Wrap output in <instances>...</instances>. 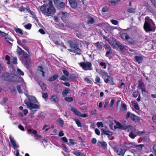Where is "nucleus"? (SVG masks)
Segmentation results:
<instances>
[{
  "mask_svg": "<svg viewBox=\"0 0 156 156\" xmlns=\"http://www.w3.org/2000/svg\"><path fill=\"white\" fill-rule=\"evenodd\" d=\"M125 86V84L123 83H121L120 85H118V87L120 89H122L123 87H124Z\"/></svg>",
  "mask_w": 156,
  "mask_h": 156,
  "instance_id": "58",
  "label": "nucleus"
},
{
  "mask_svg": "<svg viewBox=\"0 0 156 156\" xmlns=\"http://www.w3.org/2000/svg\"><path fill=\"white\" fill-rule=\"evenodd\" d=\"M54 2L56 6L59 9L63 8L65 6L64 3L61 2L58 0H54Z\"/></svg>",
  "mask_w": 156,
  "mask_h": 156,
  "instance_id": "9",
  "label": "nucleus"
},
{
  "mask_svg": "<svg viewBox=\"0 0 156 156\" xmlns=\"http://www.w3.org/2000/svg\"><path fill=\"white\" fill-rule=\"evenodd\" d=\"M15 30L16 33L19 34L21 35L23 34L22 30L20 29L19 28H15Z\"/></svg>",
  "mask_w": 156,
  "mask_h": 156,
  "instance_id": "35",
  "label": "nucleus"
},
{
  "mask_svg": "<svg viewBox=\"0 0 156 156\" xmlns=\"http://www.w3.org/2000/svg\"><path fill=\"white\" fill-rule=\"evenodd\" d=\"M46 115V113L40 112H39L38 116L39 118H41L44 117Z\"/></svg>",
  "mask_w": 156,
  "mask_h": 156,
  "instance_id": "32",
  "label": "nucleus"
},
{
  "mask_svg": "<svg viewBox=\"0 0 156 156\" xmlns=\"http://www.w3.org/2000/svg\"><path fill=\"white\" fill-rule=\"evenodd\" d=\"M115 151L118 154L122 156L124 155L125 151H124L121 148L116 147L114 148Z\"/></svg>",
  "mask_w": 156,
  "mask_h": 156,
  "instance_id": "13",
  "label": "nucleus"
},
{
  "mask_svg": "<svg viewBox=\"0 0 156 156\" xmlns=\"http://www.w3.org/2000/svg\"><path fill=\"white\" fill-rule=\"evenodd\" d=\"M9 138L10 140V141L12 144V147L14 149H15L16 148L19 147L18 144H16V141L13 138L12 135H9Z\"/></svg>",
  "mask_w": 156,
  "mask_h": 156,
  "instance_id": "11",
  "label": "nucleus"
},
{
  "mask_svg": "<svg viewBox=\"0 0 156 156\" xmlns=\"http://www.w3.org/2000/svg\"><path fill=\"white\" fill-rule=\"evenodd\" d=\"M17 52L18 55H21L22 53H24V51H22L21 49L19 46H17Z\"/></svg>",
  "mask_w": 156,
  "mask_h": 156,
  "instance_id": "33",
  "label": "nucleus"
},
{
  "mask_svg": "<svg viewBox=\"0 0 156 156\" xmlns=\"http://www.w3.org/2000/svg\"><path fill=\"white\" fill-rule=\"evenodd\" d=\"M79 116H80L83 118H86L88 116V114H81L80 113V115H79Z\"/></svg>",
  "mask_w": 156,
  "mask_h": 156,
  "instance_id": "63",
  "label": "nucleus"
},
{
  "mask_svg": "<svg viewBox=\"0 0 156 156\" xmlns=\"http://www.w3.org/2000/svg\"><path fill=\"white\" fill-rule=\"evenodd\" d=\"M126 129H126V131L130 132L129 134V137L132 139H134L137 135V132L135 128L133 126H129Z\"/></svg>",
  "mask_w": 156,
  "mask_h": 156,
  "instance_id": "4",
  "label": "nucleus"
},
{
  "mask_svg": "<svg viewBox=\"0 0 156 156\" xmlns=\"http://www.w3.org/2000/svg\"><path fill=\"white\" fill-rule=\"evenodd\" d=\"M68 14L65 12H62L61 13V17L62 20H64L68 16Z\"/></svg>",
  "mask_w": 156,
  "mask_h": 156,
  "instance_id": "26",
  "label": "nucleus"
},
{
  "mask_svg": "<svg viewBox=\"0 0 156 156\" xmlns=\"http://www.w3.org/2000/svg\"><path fill=\"white\" fill-rule=\"evenodd\" d=\"M42 97L44 98H48V95L47 93H42Z\"/></svg>",
  "mask_w": 156,
  "mask_h": 156,
  "instance_id": "57",
  "label": "nucleus"
},
{
  "mask_svg": "<svg viewBox=\"0 0 156 156\" xmlns=\"http://www.w3.org/2000/svg\"><path fill=\"white\" fill-rule=\"evenodd\" d=\"M96 71L102 77V78L104 79L105 82L106 83H107L108 82V76L107 73L105 72V71L101 69H97Z\"/></svg>",
  "mask_w": 156,
  "mask_h": 156,
  "instance_id": "7",
  "label": "nucleus"
},
{
  "mask_svg": "<svg viewBox=\"0 0 156 156\" xmlns=\"http://www.w3.org/2000/svg\"><path fill=\"white\" fill-rule=\"evenodd\" d=\"M50 100L52 102L56 103L58 101V98L56 95H54L51 96Z\"/></svg>",
  "mask_w": 156,
  "mask_h": 156,
  "instance_id": "16",
  "label": "nucleus"
},
{
  "mask_svg": "<svg viewBox=\"0 0 156 156\" xmlns=\"http://www.w3.org/2000/svg\"><path fill=\"white\" fill-rule=\"evenodd\" d=\"M57 121L59 125H61V126H62L64 122L63 120H62L61 119H58Z\"/></svg>",
  "mask_w": 156,
  "mask_h": 156,
  "instance_id": "50",
  "label": "nucleus"
},
{
  "mask_svg": "<svg viewBox=\"0 0 156 156\" xmlns=\"http://www.w3.org/2000/svg\"><path fill=\"white\" fill-rule=\"evenodd\" d=\"M126 41L132 44H133L135 43L134 41L133 40L132 38L130 37L129 36Z\"/></svg>",
  "mask_w": 156,
  "mask_h": 156,
  "instance_id": "27",
  "label": "nucleus"
},
{
  "mask_svg": "<svg viewBox=\"0 0 156 156\" xmlns=\"http://www.w3.org/2000/svg\"><path fill=\"white\" fill-rule=\"evenodd\" d=\"M108 8L107 6H105L102 9V12H106L108 10Z\"/></svg>",
  "mask_w": 156,
  "mask_h": 156,
  "instance_id": "49",
  "label": "nucleus"
},
{
  "mask_svg": "<svg viewBox=\"0 0 156 156\" xmlns=\"http://www.w3.org/2000/svg\"><path fill=\"white\" fill-rule=\"evenodd\" d=\"M25 95L28 97L29 102H30L32 103H38V101L36 98L34 96H30L28 95L26 93V91L24 93Z\"/></svg>",
  "mask_w": 156,
  "mask_h": 156,
  "instance_id": "12",
  "label": "nucleus"
},
{
  "mask_svg": "<svg viewBox=\"0 0 156 156\" xmlns=\"http://www.w3.org/2000/svg\"><path fill=\"white\" fill-rule=\"evenodd\" d=\"M71 6L73 8H75L77 6V2L75 0H69Z\"/></svg>",
  "mask_w": 156,
  "mask_h": 156,
  "instance_id": "17",
  "label": "nucleus"
},
{
  "mask_svg": "<svg viewBox=\"0 0 156 156\" xmlns=\"http://www.w3.org/2000/svg\"><path fill=\"white\" fill-rule=\"evenodd\" d=\"M124 147L128 148L134 147L136 146V144L132 143H125L124 145Z\"/></svg>",
  "mask_w": 156,
  "mask_h": 156,
  "instance_id": "14",
  "label": "nucleus"
},
{
  "mask_svg": "<svg viewBox=\"0 0 156 156\" xmlns=\"http://www.w3.org/2000/svg\"><path fill=\"white\" fill-rule=\"evenodd\" d=\"M97 125L98 127H99L100 126H101L102 127H105V128H106V126H104L102 123L101 122H98L97 123Z\"/></svg>",
  "mask_w": 156,
  "mask_h": 156,
  "instance_id": "44",
  "label": "nucleus"
},
{
  "mask_svg": "<svg viewBox=\"0 0 156 156\" xmlns=\"http://www.w3.org/2000/svg\"><path fill=\"white\" fill-rule=\"evenodd\" d=\"M108 78V82L111 84H113L114 83L113 81V78L109 76Z\"/></svg>",
  "mask_w": 156,
  "mask_h": 156,
  "instance_id": "41",
  "label": "nucleus"
},
{
  "mask_svg": "<svg viewBox=\"0 0 156 156\" xmlns=\"http://www.w3.org/2000/svg\"><path fill=\"white\" fill-rule=\"evenodd\" d=\"M73 51L74 53L78 55H80L82 52L81 50L78 48L77 46L73 49Z\"/></svg>",
  "mask_w": 156,
  "mask_h": 156,
  "instance_id": "22",
  "label": "nucleus"
},
{
  "mask_svg": "<svg viewBox=\"0 0 156 156\" xmlns=\"http://www.w3.org/2000/svg\"><path fill=\"white\" fill-rule=\"evenodd\" d=\"M80 66L84 70H91V64L89 62H82L79 63Z\"/></svg>",
  "mask_w": 156,
  "mask_h": 156,
  "instance_id": "8",
  "label": "nucleus"
},
{
  "mask_svg": "<svg viewBox=\"0 0 156 156\" xmlns=\"http://www.w3.org/2000/svg\"><path fill=\"white\" fill-rule=\"evenodd\" d=\"M62 72L66 76H68L69 75V73L67 70L65 69H63L62 70Z\"/></svg>",
  "mask_w": 156,
  "mask_h": 156,
  "instance_id": "54",
  "label": "nucleus"
},
{
  "mask_svg": "<svg viewBox=\"0 0 156 156\" xmlns=\"http://www.w3.org/2000/svg\"><path fill=\"white\" fill-rule=\"evenodd\" d=\"M60 79L61 80L66 81L67 80V78L65 76H62L60 77Z\"/></svg>",
  "mask_w": 156,
  "mask_h": 156,
  "instance_id": "64",
  "label": "nucleus"
},
{
  "mask_svg": "<svg viewBox=\"0 0 156 156\" xmlns=\"http://www.w3.org/2000/svg\"><path fill=\"white\" fill-rule=\"evenodd\" d=\"M100 78L98 76H97L96 77V79H95V83H97L98 85H99V84H100Z\"/></svg>",
  "mask_w": 156,
  "mask_h": 156,
  "instance_id": "46",
  "label": "nucleus"
},
{
  "mask_svg": "<svg viewBox=\"0 0 156 156\" xmlns=\"http://www.w3.org/2000/svg\"><path fill=\"white\" fill-rule=\"evenodd\" d=\"M107 127L105 128V127H102L101 129V131H103V133L106 135H111V132L108 131L107 129Z\"/></svg>",
  "mask_w": 156,
  "mask_h": 156,
  "instance_id": "19",
  "label": "nucleus"
},
{
  "mask_svg": "<svg viewBox=\"0 0 156 156\" xmlns=\"http://www.w3.org/2000/svg\"><path fill=\"white\" fill-rule=\"evenodd\" d=\"M69 89L66 88L63 90L62 92V94L64 96H65L67 94L69 93Z\"/></svg>",
  "mask_w": 156,
  "mask_h": 156,
  "instance_id": "30",
  "label": "nucleus"
},
{
  "mask_svg": "<svg viewBox=\"0 0 156 156\" xmlns=\"http://www.w3.org/2000/svg\"><path fill=\"white\" fill-rule=\"evenodd\" d=\"M40 86L41 87V88H42V90H45V88H46V87H45V85L43 83H40Z\"/></svg>",
  "mask_w": 156,
  "mask_h": 156,
  "instance_id": "51",
  "label": "nucleus"
},
{
  "mask_svg": "<svg viewBox=\"0 0 156 156\" xmlns=\"http://www.w3.org/2000/svg\"><path fill=\"white\" fill-rule=\"evenodd\" d=\"M70 45L71 48L74 49L77 45L75 44L73 42V41H68Z\"/></svg>",
  "mask_w": 156,
  "mask_h": 156,
  "instance_id": "25",
  "label": "nucleus"
},
{
  "mask_svg": "<svg viewBox=\"0 0 156 156\" xmlns=\"http://www.w3.org/2000/svg\"><path fill=\"white\" fill-rule=\"evenodd\" d=\"M10 62L11 63L16 64L17 63V58L16 57H13L11 59Z\"/></svg>",
  "mask_w": 156,
  "mask_h": 156,
  "instance_id": "31",
  "label": "nucleus"
},
{
  "mask_svg": "<svg viewBox=\"0 0 156 156\" xmlns=\"http://www.w3.org/2000/svg\"><path fill=\"white\" fill-rule=\"evenodd\" d=\"M121 38L124 40L125 41L126 40L128 37V35L126 33L122 32L121 34Z\"/></svg>",
  "mask_w": 156,
  "mask_h": 156,
  "instance_id": "23",
  "label": "nucleus"
},
{
  "mask_svg": "<svg viewBox=\"0 0 156 156\" xmlns=\"http://www.w3.org/2000/svg\"><path fill=\"white\" fill-rule=\"evenodd\" d=\"M80 152L79 151H74L73 152V153L77 156H80Z\"/></svg>",
  "mask_w": 156,
  "mask_h": 156,
  "instance_id": "53",
  "label": "nucleus"
},
{
  "mask_svg": "<svg viewBox=\"0 0 156 156\" xmlns=\"http://www.w3.org/2000/svg\"><path fill=\"white\" fill-rule=\"evenodd\" d=\"M31 24L30 23H28L24 26L25 28L27 29L30 30L31 27Z\"/></svg>",
  "mask_w": 156,
  "mask_h": 156,
  "instance_id": "45",
  "label": "nucleus"
},
{
  "mask_svg": "<svg viewBox=\"0 0 156 156\" xmlns=\"http://www.w3.org/2000/svg\"><path fill=\"white\" fill-rule=\"evenodd\" d=\"M58 77V75L57 74H55L49 78L48 80L50 81H53L55 80Z\"/></svg>",
  "mask_w": 156,
  "mask_h": 156,
  "instance_id": "29",
  "label": "nucleus"
},
{
  "mask_svg": "<svg viewBox=\"0 0 156 156\" xmlns=\"http://www.w3.org/2000/svg\"><path fill=\"white\" fill-rule=\"evenodd\" d=\"M17 88L18 92L20 93H22V92L20 89V85H18L17 86Z\"/></svg>",
  "mask_w": 156,
  "mask_h": 156,
  "instance_id": "59",
  "label": "nucleus"
},
{
  "mask_svg": "<svg viewBox=\"0 0 156 156\" xmlns=\"http://www.w3.org/2000/svg\"><path fill=\"white\" fill-rule=\"evenodd\" d=\"M126 118L128 119L130 118L132 121L136 122H139L140 121V117L135 115L130 112H128L126 114L125 116Z\"/></svg>",
  "mask_w": 156,
  "mask_h": 156,
  "instance_id": "5",
  "label": "nucleus"
},
{
  "mask_svg": "<svg viewBox=\"0 0 156 156\" xmlns=\"http://www.w3.org/2000/svg\"><path fill=\"white\" fill-rule=\"evenodd\" d=\"M100 65L101 66H103L104 68L105 69L106 67V64L105 62H101L100 63Z\"/></svg>",
  "mask_w": 156,
  "mask_h": 156,
  "instance_id": "56",
  "label": "nucleus"
},
{
  "mask_svg": "<svg viewBox=\"0 0 156 156\" xmlns=\"http://www.w3.org/2000/svg\"><path fill=\"white\" fill-rule=\"evenodd\" d=\"M24 103L27 105L28 108L30 110L33 109L39 108L40 107V105L38 103H32L26 100L24 101Z\"/></svg>",
  "mask_w": 156,
  "mask_h": 156,
  "instance_id": "6",
  "label": "nucleus"
},
{
  "mask_svg": "<svg viewBox=\"0 0 156 156\" xmlns=\"http://www.w3.org/2000/svg\"><path fill=\"white\" fill-rule=\"evenodd\" d=\"M0 35H2L3 36L5 37L7 36V34L4 32L0 31Z\"/></svg>",
  "mask_w": 156,
  "mask_h": 156,
  "instance_id": "62",
  "label": "nucleus"
},
{
  "mask_svg": "<svg viewBox=\"0 0 156 156\" xmlns=\"http://www.w3.org/2000/svg\"><path fill=\"white\" fill-rule=\"evenodd\" d=\"M144 27L145 31L147 32L150 31H154L156 29L154 22L147 17L145 18V22Z\"/></svg>",
  "mask_w": 156,
  "mask_h": 156,
  "instance_id": "3",
  "label": "nucleus"
},
{
  "mask_svg": "<svg viewBox=\"0 0 156 156\" xmlns=\"http://www.w3.org/2000/svg\"><path fill=\"white\" fill-rule=\"evenodd\" d=\"M17 72L20 75L23 76L24 75V73L23 71L21 70L20 69H17Z\"/></svg>",
  "mask_w": 156,
  "mask_h": 156,
  "instance_id": "48",
  "label": "nucleus"
},
{
  "mask_svg": "<svg viewBox=\"0 0 156 156\" xmlns=\"http://www.w3.org/2000/svg\"><path fill=\"white\" fill-rule=\"evenodd\" d=\"M111 6H115L119 2L121 1V0H108Z\"/></svg>",
  "mask_w": 156,
  "mask_h": 156,
  "instance_id": "15",
  "label": "nucleus"
},
{
  "mask_svg": "<svg viewBox=\"0 0 156 156\" xmlns=\"http://www.w3.org/2000/svg\"><path fill=\"white\" fill-rule=\"evenodd\" d=\"M71 110L76 115L79 116L80 115L81 112L78 111L75 108L72 107Z\"/></svg>",
  "mask_w": 156,
  "mask_h": 156,
  "instance_id": "21",
  "label": "nucleus"
},
{
  "mask_svg": "<svg viewBox=\"0 0 156 156\" xmlns=\"http://www.w3.org/2000/svg\"><path fill=\"white\" fill-rule=\"evenodd\" d=\"M40 10L42 13L48 16L52 15L55 12V9L51 1H49L47 4H44L41 6Z\"/></svg>",
  "mask_w": 156,
  "mask_h": 156,
  "instance_id": "1",
  "label": "nucleus"
},
{
  "mask_svg": "<svg viewBox=\"0 0 156 156\" xmlns=\"http://www.w3.org/2000/svg\"><path fill=\"white\" fill-rule=\"evenodd\" d=\"M76 123L77 124L78 126L79 127H81V124L80 121L77 119H74Z\"/></svg>",
  "mask_w": 156,
  "mask_h": 156,
  "instance_id": "40",
  "label": "nucleus"
},
{
  "mask_svg": "<svg viewBox=\"0 0 156 156\" xmlns=\"http://www.w3.org/2000/svg\"><path fill=\"white\" fill-rule=\"evenodd\" d=\"M116 44L120 48L121 51H122L124 49V46L123 44L120 43L118 41L116 42Z\"/></svg>",
  "mask_w": 156,
  "mask_h": 156,
  "instance_id": "24",
  "label": "nucleus"
},
{
  "mask_svg": "<svg viewBox=\"0 0 156 156\" xmlns=\"http://www.w3.org/2000/svg\"><path fill=\"white\" fill-rule=\"evenodd\" d=\"M5 59L7 61V63L8 64H10L11 63V59L10 57L8 55H6L5 56Z\"/></svg>",
  "mask_w": 156,
  "mask_h": 156,
  "instance_id": "37",
  "label": "nucleus"
},
{
  "mask_svg": "<svg viewBox=\"0 0 156 156\" xmlns=\"http://www.w3.org/2000/svg\"><path fill=\"white\" fill-rule=\"evenodd\" d=\"M65 100L68 102H71L73 101V98L70 97H66L65 98Z\"/></svg>",
  "mask_w": 156,
  "mask_h": 156,
  "instance_id": "42",
  "label": "nucleus"
},
{
  "mask_svg": "<svg viewBox=\"0 0 156 156\" xmlns=\"http://www.w3.org/2000/svg\"><path fill=\"white\" fill-rule=\"evenodd\" d=\"M121 106L123 111H125L126 109V104L124 103L122 104L121 105Z\"/></svg>",
  "mask_w": 156,
  "mask_h": 156,
  "instance_id": "52",
  "label": "nucleus"
},
{
  "mask_svg": "<svg viewBox=\"0 0 156 156\" xmlns=\"http://www.w3.org/2000/svg\"><path fill=\"white\" fill-rule=\"evenodd\" d=\"M111 23L113 24L116 25L118 23V22L116 20H111Z\"/></svg>",
  "mask_w": 156,
  "mask_h": 156,
  "instance_id": "55",
  "label": "nucleus"
},
{
  "mask_svg": "<svg viewBox=\"0 0 156 156\" xmlns=\"http://www.w3.org/2000/svg\"><path fill=\"white\" fill-rule=\"evenodd\" d=\"M2 78L3 80L7 81H16L19 80L22 81L23 88L26 91V84L22 77H19L13 74H10L9 73H6L2 75Z\"/></svg>",
  "mask_w": 156,
  "mask_h": 156,
  "instance_id": "2",
  "label": "nucleus"
},
{
  "mask_svg": "<svg viewBox=\"0 0 156 156\" xmlns=\"http://www.w3.org/2000/svg\"><path fill=\"white\" fill-rule=\"evenodd\" d=\"M38 69L42 73V75L43 76H44V72L43 70V69L41 66H39L38 67Z\"/></svg>",
  "mask_w": 156,
  "mask_h": 156,
  "instance_id": "61",
  "label": "nucleus"
},
{
  "mask_svg": "<svg viewBox=\"0 0 156 156\" xmlns=\"http://www.w3.org/2000/svg\"><path fill=\"white\" fill-rule=\"evenodd\" d=\"M87 23L88 24H92L94 22V20L92 17L90 16H87Z\"/></svg>",
  "mask_w": 156,
  "mask_h": 156,
  "instance_id": "18",
  "label": "nucleus"
},
{
  "mask_svg": "<svg viewBox=\"0 0 156 156\" xmlns=\"http://www.w3.org/2000/svg\"><path fill=\"white\" fill-rule=\"evenodd\" d=\"M138 88L141 89L145 87L144 83L141 81H139V85L138 86Z\"/></svg>",
  "mask_w": 156,
  "mask_h": 156,
  "instance_id": "38",
  "label": "nucleus"
},
{
  "mask_svg": "<svg viewBox=\"0 0 156 156\" xmlns=\"http://www.w3.org/2000/svg\"><path fill=\"white\" fill-rule=\"evenodd\" d=\"M144 145L143 144H140L137 145H136V146L134 147H136L137 149L139 150H141L142 147H144Z\"/></svg>",
  "mask_w": 156,
  "mask_h": 156,
  "instance_id": "47",
  "label": "nucleus"
},
{
  "mask_svg": "<svg viewBox=\"0 0 156 156\" xmlns=\"http://www.w3.org/2000/svg\"><path fill=\"white\" fill-rule=\"evenodd\" d=\"M115 123L116 124V126H114V128H119L120 129H123L126 130V129H126L128 126H125V125H122L119 122L117 121H115Z\"/></svg>",
  "mask_w": 156,
  "mask_h": 156,
  "instance_id": "10",
  "label": "nucleus"
},
{
  "mask_svg": "<svg viewBox=\"0 0 156 156\" xmlns=\"http://www.w3.org/2000/svg\"><path fill=\"white\" fill-rule=\"evenodd\" d=\"M94 44L98 50H100L102 48V45L98 42L95 43Z\"/></svg>",
  "mask_w": 156,
  "mask_h": 156,
  "instance_id": "34",
  "label": "nucleus"
},
{
  "mask_svg": "<svg viewBox=\"0 0 156 156\" xmlns=\"http://www.w3.org/2000/svg\"><path fill=\"white\" fill-rule=\"evenodd\" d=\"M27 131L29 133H31L34 134V136L37 133V132L35 130L32 129H27Z\"/></svg>",
  "mask_w": 156,
  "mask_h": 156,
  "instance_id": "36",
  "label": "nucleus"
},
{
  "mask_svg": "<svg viewBox=\"0 0 156 156\" xmlns=\"http://www.w3.org/2000/svg\"><path fill=\"white\" fill-rule=\"evenodd\" d=\"M98 144L99 145H101L104 148H106L107 146V144L105 142H98Z\"/></svg>",
  "mask_w": 156,
  "mask_h": 156,
  "instance_id": "28",
  "label": "nucleus"
},
{
  "mask_svg": "<svg viewBox=\"0 0 156 156\" xmlns=\"http://www.w3.org/2000/svg\"><path fill=\"white\" fill-rule=\"evenodd\" d=\"M69 142L70 144L72 145H74L76 144V143L75 142L74 140L72 139H69Z\"/></svg>",
  "mask_w": 156,
  "mask_h": 156,
  "instance_id": "60",
  "label": "nucleus"
},
{
  "mask_svg": "<svg viewBox=\"0 0 156 156\" xmlns=\"http://www.w3.org/2000/svg\"><path fill=\"white\" fill-rule=\"evenodd\" d=\"M135 8H130L128 9V11L130 13L134 12L135 11Z\"/></svg>",
  "mask_w": 156,
  "mask_h": 156,
  "instance_id": "43",
  "label": "nucleus"
},
{
  "mask_svg": "<svg viewBox=\"0 0 156 156\" xmlns=\"http://www.w3.org/2000/svg\"><path fill=\"white\" fill-rule=\"evenodd\" d=\"M134 58L139 63H141L143 59V57L142 56H135Z\"/></svg>",
  "mask_w": 156,
  "mask_h": 156,
  "instance_id": "20",
  "label": "nucleus"
},
{
  "mask_svg": "<svg viewBox=\"0 0 156 156\" xmlns=\"http://www.w3.org/2000/svg\"><path fill=\"white\" fill-rule=\"evenodd\" d=\"M6 41L9 43H11L10 41H12V39L10 37L8 36L4 37Z\"/></svg>",
  "mask_w": 156,
  "mask_h": 156,
  "instance_id": "39",
  "label": "nucleus"
}]
</instances>
